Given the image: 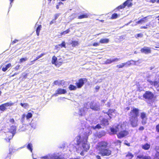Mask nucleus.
Instances as JSON below:
<instances>
[{"instance_id":"nucleus-21","label":"nucleus","mask_w":159,"mask_h":159,"mask_svg":"<svg viewBox=\"0 0 159 159\" xmlns=\"http://www.w3.org/2000/svg\"><path fill=\"white\" fill-rule=\"evenodd\" d=\"M119 59H118V58H115L114 59H107L106 62H105V63L106 64H110L113 62H114V61H118L119 60Z\"/></svg>"},{"instance_id":"nucleus-15","label":"nucleus","mask_w":159,"mask_h":159,"mask_svg":"<svg viewBox=\"0 0 159 159\" xmlns=\"http://www.w3.org/2000/svg\"><path fill=\"white\" fill-rule=\"evenodd\" d=\"M140 51L141 52L147 54L151 53V48L146 47H144L141 48Z\"/></svg>"},{"instance_id":"nucleus-46","label":"nucleus","mask_w":159,"mask_h":159,"mask_svg":"<svg viewBox=\"0 0 159 159\" xmlns=\"http://www.w3.org/2000/svg\"><path fill=\"white\" fill-rule=\"evenodd\" d=\"M149 24H147L146 25V26H141L140 27L141 29H147L148 28V27H149Z\"/></svg>"},{"instance_id":"nucleus-35","label":"nucleus","mask_w":159,"mask_h":159,"mask_svg":"<svg viewBox=\"0 0 159 159\" xmlns=\"http://www.w3.org/2000/svg\"><path fill=\"white\" fill-rule=\"evenodd\" d=\"M141 119H142L141 122H142V124L143 125H145L146 124L147 122V118Z\"/></svg>"},{"instance_id":"nucleus-11","label":"nucleus","mask_w":159,"mask_h":159,"mask_svg":"<svg viewBox=\"0 0 159 159\" xmlns=\"http://www.w3.org/2000/svg\"><path fill=\"white\" fill-rule=\"evenodd\" d=\"M117 114L115 109H110L107 112L108 115L111 118L115 117Z\"/></svg>"},{"instance_id":"nucleus-34","label":"nucleus","mask_w":159,"mask_h":159,"mask_svg":"<svg viewBox=\"0 0 159 159\" xmlns=\"http://www.w3.org/2000/svg\"><path fill=\"white\" fill-rule=\"evenodd\" d=\"M101 124L100 125V124H98L96 126H93V128L94 129H99L100 128H103L101 126Z\"/></svg>"},{"instance_id":"nucleus-40","label":"nucleus","mask_w":159,"mask_h":159,"mask_svg":"<svg viewBox=\"0 0 159 159\" xmlns=\"http://www.w3.org/2000/svg\"><path fill=\"white\" fill-rule=\"evenodd\" d=\"M154 86L158 88L159 87V82H158L157 81H154V83L153 84Z\"/></svg>"},{"instance_id":"nucleus-37","label":"nucleus","mask_w":159,"mask_h":159,"mask_svg":"<svg viewBox=\"0 0 159 159\" xmlns=\"http://www.w3.org/2000/svg\"><path fill=\"white\" fill-rule=\"evenodd\" d=\"M134 62L133 61H128L124 63V64H125V66H129L132 64L131 62Z\"/></svg>"},{"instance_id":"nucleus-14","label":"nucleus","mask_w":159,"mask_h":159,"mask_svg":"<svg viewBox=\"0 0 159 159\" xmlns=\"http://www.w3.org/2000/svg\"><path fill=\"white\" fill-rule=\"evenodd\" d=\"M59 157L56 154H53L44 156L43 157V158L44 159H58Z\"/></svg>"},{"instance_id":"nucleus-48","label":"nucleus","mask_w":159,"mask_h":159,"mask_svg":"<svg viewBox=\"0 0 159 159\" xmlns=\"http://www.w3.org/2000/svg\"><path fill=\"white\" fill-rule=\"evenodd\" d=\"M144 157V155H139L137 156V158L140 159H143V157Z\"/></svg>"},{"instance_id":"nucleus-31","label":"nucleus","mask_w":159,"mask_h":159,"mask_svg":"<svg viewBox=\"0 0 159 159\" xmlns=\"http://www.w3.org/2000/svg\"><path fill=\"white\" fill-rule=\"evenodd\" d=\"M69 88L70 90H75L76 89V87L74 85H70L69 87Z\"/></svg>"},{"instance_id":"nucleus-5","label":"nucleus","mask_w":159,"mask_h":159,"mask_svg":"<svg viewBox=\"0 0 159 159\" xmlns=\"http://www.w3.org/2000/svg\"><path fill=\"white\" fill-rule=\"evenodd\" d=\"M63 60L61 58L57 59L56 57L53 56L52 59V63L56 66H59L61 65Z\"/></svg>"},{"instance_id":"nucleus-45","label":"nucleus","mask_w":159,"mask_h":159,"mask_svg":"<svg viewBox=\"0 0 159 159\" xmlns=\"http://www.w3.org/2000/svg\"><path fill=\"white\" fill-rule=\"evenodd\" d=\"M27 58L26 57L21 58L20 59V62L21 63L27 61Z\"/></svg>"},{"instance_id":"nucleus-60","label":"nucleus","mask_w":159,"mask_h":159,"mask_svg":"<svg viewBox=\"0 0 159 159\" xmlns=\"http://www.w3.org/2000/svg\"><path fill=\"white\" fill-rule=\"evenodd\" d=\"M156 1V0H150V2L152 3L155 2Z\"/></svg>"},{"instance_id":"nucleus-36","label":"nucleus","mask_w":159,"mask_h":159,"mask_svg":"<svg viewBox=\"0 0 159 159\" xmlns=\"http://www.w3.org/2000/svg\"><path fill=\"white\" fill-rule=\"evenodd\" d=\"M32 114L31 113H28L26 116L27 119H28L32 117Z\"/></svg>"},{"instance_id":"nucleus-62","label":"nucleus","mask_w":159,"mask_h":159,"mask_svg":"<svg viewBox=\"0 0 159 159\" xmlns=\"http://www.w3.org/2000/svg\"><path fill=\"white\" fill-rule=\"evenodd\" d=\"M99 88H100V87L98 86H97L96 87V89H99Z\"/></svg>"},{"instance_id":"nucleus-13","label":"nucleus","mask_w":159,"mask_h":159,"mask_svg":"<svg viewBox=\"0 0 159 159\" xmlns=\"http://www.w3.org/2000/svg\"><path fill=\"white\" fill-rule=\"evenodd\" d=\"M87 81V80L85 78L80 79L78 82L76 83V84L78 88H80L82 87L84 82Z\"/></svg>"},{"instance_id":"nucleus-49","label":"nucleus","mask_w":159,"mask_h":159,"mask_svg":"<svg viewBox=\"0 0 159 159\" xmlns=\"http://www.w3.org/2000/svg\"><path fill=\"white\" fill-rule=\"evenodd\" d=\"M137 37H136V38L138 37H142L143 36V34L141 33L138 34H137Z\"/></svg>"},{"instance_id":"nucleus-17","label":"nucleus","mask_w":159,"mask_h":159,"mask_svg":"<svg viewBox=\"0 0 159 159\" xmlns=\"http://www.w3.org/2000/svg\"><path fill=\"white\" fill-rule=\"evenodd\" d=\"M90 107L91 109L96 111L99 110L100 108L99 106H97L94 102H91L90 103Z\"/></svg>"},{"instance_id":"nucleus-56","label":"nucleus","mask_w":159,"mask_h":159,"mask_svg":"<svg viewBox=\"0 0 159 159\" xmlns=\"http://www.w3.org/2000/svg\"><path fill=\"white\" fill-rule=\"evenodd\" d=\"M105 135V133H103L101 135H99L98 136V137L100 138L101 137H102L103 136H104Z\"/></svg>"},{"instance_id":"nucleus-20","label":"nucleus","mask_w":159,"mask_h":159,"mask_svg":"<svg viewBox=\"0 0 159 159\" xmlns=\"http://www.w3.org/2000/svg\"><path fill=\"white\" fill-rule=\"evenodd\" d=\"M57 94H65L66 91L64 89H59L57 90Z\"/></svg>"},{"instance_id":"nucleus-10","label":"nucleus","mask_w":159,"mask_h":159,"mask_svg":"<svg viewBox=\"0 0 159 159\" xmlns=\"http://www.w3.org/2000/svg\"><path fill=\"white\" fill-rule=\"evenodd\" d=\"M132 0H127L122 5L119 6L118 7V9H122L124 8L126 6H127L128 7H131L132 5V4L131 2Z\"/></svg>"},{"instance_id":"nucleus-1","label":"nucleus","mask_w":159,"mask_h":159,"mask_svg":"<svg viewBox=\"0 0 159 159\" xmlns=\"http://www.w3.org/2000/svg\"><path fill=\"white\" fill-rule=\"evenodd\" d=\"M108 143L105 141H102L99 142L96 146V149L98 151V154L102 156H109L111 155V151L107 148Z\"/></svg>"},{"instance_id":"nucleus-59","label":"nucleus","mask_w":159,"mask_h":159,"mask_svg":"<svg viewBox=\"0 0 159 159\" xmlns=\"http://www.w3.org/2000/svg\"><path fill=\"white\" fill-rule=\"evenodd\" d=\"M96 157L97 159H101L100 156L98 155Z\"/></svg>"},{"instance_id":"nucleus-41","label":"nucleus","mask_w":159,"mask_h":159,"mask_svg":"<svg viewBox=\"0 0 159 159\" xmlns=\"http://www.w3.org/2000/svg\"><path fill=\"white\" fill-rule=\"evenodd\" d=\"M125 66V64L122 63L121 64L117 65L116 67L118 68H121L124 67Z\"/></svg>"},{"instance_id":"nucleus-6","label":"nucleus","mask_w":159,"mask_h":159,"mask_svg":"<svg viewBox=\"0 0 159 159\" xmlns=\"http://www.w3.org/2000/svg\"><path fill=\"white\" fill-rule=\"evenodd\" d=\"M10 132H8L7 135L9 136L8 138L9 141L13 137L16 131V127L15 126H12L10 130Z\"/></svg>"},{"instance_id":"nucleus-3","label":"nucleus","mask_w":159,"mask_h":159,"mask_svg":"<svg viewBox=\"0 0 159 159\" xmlns=\"http://www.w3.org/2000/svg\"><path fill=\"white\" fill-rule=\"evenodd\" d=\"M125 126L124 124L118 125L117 126H113L111 128V131L112 134H117V132H119L121 129H124Z\"/></svg>"},{"instance_id":"nucleus-53","label":"nucleus","mask_w":159,"mask_h":159,"mask_svg":"<svg viewBox=\"0 0 159 159\" xmlns=\"http://www.w3.org/2000/svg\"><path fill=\"white\" fill-rule=\"evenodd\" d=\"M10 122L12 123H14L15 122V121L13 119H11L10 120Z\"/></svg>"},{"instance_id":"nucleus-4","label":"nucleus","mask_w":159,"mask_h":159,"mask_svg":"<svg viewBox=\"0 0 159 159\" xmlns=\"http://www.w3.org/2000/svg\"><path fill=\"white\" fill-rule=\"evenodd\" d=\"M129 122L132 127H136L138 125V117H129Z\"/></svg>"},{"instance_id":"nucleus-42","label":"nucleus","mask_w":159,"mask_h":159,"mask_svg":"<svg viewBox=\"0 0 159 159\" xmlns=\"http://www.w3.org/2000/svg\"><path fill=\"white\" fill-rule=\"evenodd\" d=\"M45 53H43L40 54L38 56L36 57V58L35 60H37L38 59H39L41 57L43 56L44 55H45Z\"/></svg>"},{"instance_id":"nucleus-61","label":"nucleus","mask_w":159,"mask_h":159,"mask_svg":"<svg viewBox=\"0 0 159 159\" xmlns=\"http://www.w3.org/2000/svg\"><path fill=\"white\" fill-rule=\"evenodd\" d=\"M54 23V21H53V20H52L50 22V25H52Z\"/></svg>"},{"instance_id":"nucleus-54","label":"nucleus","mask_w":159,"mask_h":159,"mask_svg":"<svg viewBox=\"0 0 159 159\" xmlns=\"http://www.w3.org/2000/svg\"><path fill=\"white\" fill-rule=\"evenodd\" d=\"M60 15V14L59 13H58V14H56L55 15V19H56Z\"/></svg>"},{"instance_id":"nucleus-32","label":"nucleus","mask_w":159,"mask_h":159,"mask_svg":"<svg viewBox=\"0 0 159 159\" xmlns=\"http://www.w3.org/2000/svg\"><path fill=\"white\" fill-rule=\"evenodd\" d=\"M20 105L24 108H26L27 107H28L29 106V104L27 103H20Z\"/></svg>"},{"instance_id":"nucleus-2","label":"nucleus","mask_w":159,"mask_h":159,"mask_svg":"<svg viewBox=\"0 0 159 159\" xmlns=\"http://www.w3.org/2000/svg\"><path fill=\"white\" fill-rule=\"evenodd\" d=\"M87 138L88 137L86 136L81 141L80 140L81 137L80 136H78L77 138V143L78 144H80L81 145V148L82 152H87L89 148V145L87 143Z\"/></svg>"},{"instance_id":"nucleus-58","label":"nucleus","mask_w":159,"mask_h":159,"mask_svg":"<svg viewBox=\"0 0 159 159\" xmlns=\"http://www.w3.org/2000/svg\"><path fill=\"white\" fill-rule=\"evenodd\" d=\"M25 114H23L22 115V119H24V118L25 117Z\"/></svg>"},{"instance_id":"nucleus-22","label":"nucleus","mask_w":159,"mask_h":159,"mask_svg":"<svg viewBox=\"0 0 159 159\" xmlns=\"http://www.w3.org/2000/svg\"><path fill=\"white\" fill-rule=\"evenodd\" d=\"M150 147V144L148 143H146L142 146V148L145 150H148Z\"/></svg>"},{"instance_id":"nucleus-28","label":"nucleus","mask_w":159,"mask_h":159,"mask_svg":"<svg viewBox=\"0 0 159 159\" xmlns=\"http://www.w3.org/2000/svg\"><path fill=\"white\" fill-rule=\"evenodd\" d=\"M32 144L31 143H29L27 145V148L31 152H32Z\"/></svg>"},{"instance_id":"nucleus-25","label":"nucleus","mask_w":159,"mask_h":159,"mask_svg":"<svg viewBox=\"0 0 159 159\" xmlns=\"http://www.w3.org/2000/svg\"><path fill=\"white\" fill-rule=\"evenodd\" d=\"M126 157L128 159H131L134 157V155L131 153L128 152L126 155Z\"/></svg>"},{"instance_id":"nucleus-51","label":"nucleus","mask_w":159,"mask_h":159,"mask_svg":"<svg viewBox=\"0 0 159 159\" xmlns=\"http://www.w3.org/2000/svg\"><path fill=\"white\" fill-rule=\"evenodd\" d=\"M59 83H60L59 82V81H57V80L55 81L54 82V84L55 85H57Z\"/></svg>"},{"instance_id":"nucleus-64","label":"nucleus","mask_w":159,"mask_h":159,"mask_svg":"<svg viewBox=\"0 0 159 159\" xmlns=\"http://www.w3.org/2000/svg\"><path fill=\"white\" fill-rule=\"evenodd\" d=\"M117 143H121L120 141L119 140H117Z\"/></svg>"},{"instance_id":"nucleus-18","label":"nucleus","mask_w":159,"mask_h":159,"mask_svg":"<svg viewBox=\"0 0 159 159\" xmlns=\"http://www.w3.org/2000/svg\"><path fill=\"white\" fill-rule=\"evenodd\" d=\"M151 18H150L149 16H147L143 18L140 19V20L136 22V23L138 24H142L143 23H144L147 22L148 19H150Z\"/></svg>"},{"instance_id":"nucleus-8","label":"nucleus","mask_w":159,"mask_h":159,"mask_svg":"<svg viewBox=\"0 0 159 159\" xmlns=\"http://www.w3.org/2000/svg\"><path fill=\"white\" fill-rule=\"evenodd\" d=\"M13 104L14 103L11 102L2 104L0 106V110L4 111L7 109V107L12 106Z\"/></svg>"},{"instance_id":"nucleus-63","label":"nucleus","mask_w":159,"mask_h":159,"mask_svg":"<svg viewBox=\"0 0 159 159\" xmlns=\"http://www.w3.org/2000/svg\"><path fill=\"white\" fill-rule=\"evenodd\" d=\"M19 66H16V67H15V69H16V70H17L19 69Z\"/></svg>"},{"instance_id":"nucleus-9","label":"nucleus","mask_w":159,"mask_h":159,"mask_svg":"<svg viewBox=\"0 0 159 159\" xmlns=\"http://www.w3.org/2000/svg\"><path fill=\"white\" fill-rule=\"evenodd\" d=\"M139 110L136 108H133L129 114V117H138Z\"/></svg>"},{"instance_id":"nucleus-39","label":"nucleus","mask_w":159,"mask_h":159,"mask_svg":"<svg viewBox=\"0 0 159 159\" xmlns=\"http://www.w3.org/2000/svg\"><path fill=\"white\" fill-rule=\"evenodd\" d=\"M72 46L73 47H75L76 46H77L79 44V43L77 41H73L72 43Z\"/></svg>"},{"instance_id":"nucleus-19","label":"nucleus","mask_w":159,"mask_h":159,"mask_svg":"<svg viewBox=\"0 0 159 159\" xmlns=\"http://www.w3.org/2000/svg\"><path fill=\"white\" fill-rule=\"evenodd\" d=\"M87 109L86 107H84L83 108H81L79 112V115L80 116L84 115L87 110Z\"/></svg>"},{"instance_id":"nucleus-52","label":"nucleus","mask_w":159,"mask_h":159,"mask_svg":"<svg viewBox=\"0 0 159 159\" xmlns=\"http://www.w3.org/2000/svg\"><path fill=\"white\" fill-rule=\"evenodd\" d=\"M99 45V43H94L93 44V46H97Z\"/></svg>"},{"instance_id":"nucleus-26","label":"nucleus","mask_w":159,"mask_h":159,"mask_svg":"<svg viewBox=\"0 0 159 159\" xmlns=\"http://www.w3.org/2000/svg\"><path fill=\"white\" fill-rule=\"evenodd\" d=\"M41 28H42V26H41V25H38V27H37L36 32L38 36H39V32L40 31Z\"/></svg>"},{"instance_id":"nucleus-24","label":"nucleus","mask_w":159,"mask_h":159,"mask_svg":"<svg viewBox=\"0 0 159 159\" xmlns=\"http://www.w3.org/2000/svg\"><path fill=\"white\" fill-rule=\"evenodd\" d=\"M11 66V64L10 63L8 64L5 67H3L2 70L3 71L5 72Z\"/></svg>"},{"instance_id":"nucleus-16","label":"nucleus","mask_w":159,"mask_h":159,"mask_svg":"<svg viewBox=\"0 0 159 159\" xmlns=\"http://www.w3.org/2000/svg\"><path fill=\"white\" fill-rule=\"evenodd\" d=\"M66 44L64 41H63L61 43L56 45L55 46V49L59 51L60 49L63 47L66 48Z\"/></svg>"},{"instance_id":"nucleus-38","label":"nucleus","mask_w":159,"mask_h":159,"mask_svg":"<svg viewBox=\"0 0 159 159\" xmlns=\"http://www.w3.org/2000/svg\"><path fill=\"white\" fill-rule=\"evenodd\" d=\"M70 31L69 29H68L65 31H63L61 33V35H65L68 34Z\"/></svg>"},{"instance_id":"nucleus-7","label":"nucleus","mask_w":159,"mask_h":159,"mask_svg":"<svg viewBox=\"0 0 159 159\" xmlns=\"http://www.w3.org/2000/svg\"><path fill=\"white\" fill-rule=\"evenodd\" d=\"M124 129H121L119 132L117 134V136L118 138L120 139L127 135L129 134L128 131L123 130Z\"/></svg>"},{"instance_id":"nucleus-33","label":"nucleus","mask_w":159,"mask_h":159,"mask_svg":"<svg viewBox=\"0 0 159 159\" xmlns=\"http://www.w3.org/2000/svg\"><path fill=\"white\" fill-rule=\"evenodd\" d=\"M88 17V16L86 14L80 15L78 17V19H81L84 18H86Z\"/></svg>"},{"instance_id":"nucleus-57","label":"nucleus","mask_w":159,"mask_h":159,"mask_svg":"<svg viewBox=\"0 0 159 159\" xmlns=\"http://www.w3.org/2000/svg\"><path fill=\"white\" fill-rule=\"evenodd\" d=\"M18 41V40H15L13 41L12 42L13 44H14L16 42H17Z\"/></svg>"},{"instance_id":"nucleus-50","label":"nucleus","mask_w":159,"mask_h":159,"mask_svg":"<svg viewBox=\"0 0 159 159\" xmlns=\"http://www.w3.org/2000/svg\"><path fill=\"white\" fill-rule=\"evenodd\" d=\"M156 129L157 132H159V124L156 126Z\"/></svg>"},{"instance_id":"nucleus-30","label":"nucleus","mask_w":159,"mask_h":159,"mask_svg":"<svg viewBox=\"0 0 159 159\" xmlns=\"http://www.w3.org/2000/svg\"><path fill=\"white\" fill-rule=\"evenodd\" d=\"M140 118L141 119L147 118L146 114L143 112L141 113L140 114Z\"/></svg>"},{"instance_id":"nucleus-44","label":"nucleus","mask_w":159,"mask_h":159,"mask_svg":"<svg viewBox=\"0 0 159 159\" xmlns=\"http://www.w3.org/2000/svg\"><path fill=\"white\" fill-rule=\"evenodd\" d=\"M147 81L151 85H153L154 83V81H152L150 79L148 78L147 80Z\"/></svg>"},{"instance_id":"nucleus-29","label":"nucleus","mask_w":159,"mask_h":159,"mask_svg":"<svg viewBox=\"0 0 159 159\" xmlns=\"http://www.w3.org/2000/svg\"><path fill=\"white\" fill-rule=\"evenodd\" d=\"M154 159H159V148L157 149V153Z\"/></svg>"},{"instance_id":"nucleus-12","label":"nucleus","mask_w":159,"mask_h":159,"mask_svg":"<svg viewBox=\"0 0 159 159\" xmlns=\"http://www.w3.org/2000/svg\"><path fill=\"white\" fill-rule=\"evenodd\" d=\"M143 97L145 99L151 100L153 98V95L151 92L147 91L143 94Z\"/></svg>"},{"instance_id":"nucleus-27","label":"nucleus","mask_w":159,"mask_h":159,"mask_svg":"<svg viewBox=\"0 0 159 159\" xmlns=\"http://www.w3.org/2000/svg\"><path fill=\"white\" fill-rule=\"evenodd\" d=\"M101 125L102 126L107 125L108 124V120L107 119H104L102 122Z\"/></svg>"},{"instance_id":"nucleus-23","label":"nucleus","mask_w":159,"mask_h":159,"mask_svg":"<svg viewBox=\"0 0 159 159\" xmlns=\"http://www.w3.org/2000/svg\"><path fill=\"white\" fill-rule=\"evenodd\" d=\"M109 41V39H102L100 40L99 43H108Z\"/></svg>"},{"instance_id":"nucleus-43","label":"nucleus","mask_w":159,"mask_h":159,"mask_svg":"<svg viewBox=\"0 0 159 159\" xmlns=\"http://www.w3.org/2000/svg\"><path fill=\"white\" fill-rule=\"evenodd\" d=\"M117 16L118 15L117 14L114 13L112 15L111 18L112 19H116L117 17Z\"/></svg>"},{"instance_id":"nucleus-55","label":"nucleus","mask_w":159,"mask_h":159,"mask_svg":"<svg viewBox=\"0 0 159 159\" xmlns=\"http://www.w3.org/2000/svg\"><path fill=\"white\" fill-rule=\"evenodd\" d=\"M144 127L143 126H141L139 127V129L140 130H143L144 129Z\"/></svg>"},{"instance_id":"nucleus-47","label":"nucleus","mask_w":159,"mask_h":159,"mask_svg":"<svg viewBox=\"0 0 159 159\" xmlns=\"http://www.w3.org/2000/svg\"><path fill=\"white\" fill-rule=\"evenodd\" d=\"M143 159H151V158L150 156L144 155V157H143Z\"/></svg>"}]
</instances>
